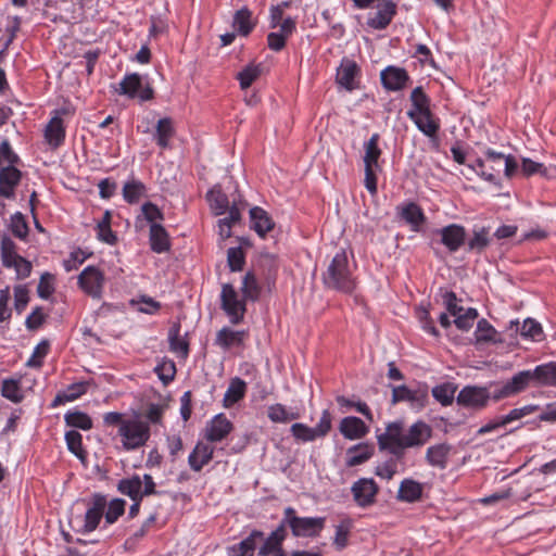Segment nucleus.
Masks as SVG:
<instances>
[{"label":"nucleus","mask_w":556,"mask_h":556,"mask_svg":"<svg viewBox=\"0 0 556 556\" xmlns=\"http://www.w3.org/2000/svg\"><path fill=\"white\" fill-rule=\"evenodd\" d=\"M356 265L349 260L344 250H340L330 261L323 273V282L326 288L350 294L356 288Z\"/></svg>","instance_id":"1"},{"label":"nucleus","mask_w":556,"mask_h":556,"mask_svg":"<svg viewBox=\"0 0 556 556\" xmlns=\"http://www.w3.org/2000/svg\"><path fill=\"white\" fill-rule=\"evenodd\" d=\"M106 508V497L102 494H93L91 500L86 502V511L84 515L73 516L70 520L73 529L81 534H88L94 531Z\"/></svg>","instance_id":"2"},{"label":"nucleus","mask_w":556,"mask_h":556,"mask_svg":"<svg viewBox=\"0 0 556 556\" xmlns=\"http://www.w3.org/2000/svg\"><path fill=\"white\" fill-rule=\"evenodd\" d=\"M74 115L72 106H60L51 111L50 118L43 128L46 143L53 150L60 148L66 137V127Z\"/></svg>","instance_id":"3"},{"label":"nucleus","mask_w":556,"mask_h":556,"mask_svg":"<svg viewBox=\"0 0 556 556\" xmlns=\"http://www.w3.org/2000/svg\"><path fill=\"white\" fill-rule=\"evenodd\" d=\"M504 153L488 149L483 157L476 159L467 168L483 180L501 187V173L503 169Z\"/></svg>","instance_id":"4"},{"label":"nucleus","mask_w":556,"mask_h":556,"mask_svg":"<svg viewBox=\"0 0 556 556\" xmlns=\"http://www.w3.org/2000/svg\"><path fill=\"white\" fill-rule=\"evenodd\" d=\"M326 517H298L293 507L283 511V526H288L296 538L318 536L325 528Z\"/></svg>","instance_id":"5"},{"label":"nucleus","mask_w":556,"mask_h":556,"mask_svg":"<svg viewBox=\"0 0 556 556\" xmlns=\"http://www.w3.org/2000/svg\"><path fill=\"white\" fill-rule=\"evenodd\" d=\"M122 445L125 451H135L150 439V426L139 418H127L118 429Z\"/></svg>","instance_id":"6"},{"label":"nucleus","mask_w":556,"mask_h":556,"mask_svg":"<svg viewBox=\"0 0 556 556\" xmlns=\"http://www.w3.org/2000/svg\"><path fill=\"white\" fill-rule=\"evenodd\" d=\"M118 94L125 96L129 100H139L141 102L151 101L154 90L147 75L138 73L126 74L115 88Z\"/></svg>","instance_id":"7"},{"label":"nucleus","mask_w":556,"mask_h":556,"mask_svg":"<svg viewBox=\"0 0 556 556\" xmlns=\"http://www.w3.org/2000/svg\"><path fill=\"white\" fill-rule=\"evenodd\" d=\"M153 477L144 473L142 477L134 473L130 477L123 478L117 483V490L131 501H142L144 496L156 494Z\"/></svg>","instance_id":"8"},{"label":"nucleus","mask_w":556,"mask_h":556,"mask_svg":"<svg viewBox=\"0 0 556 556\" xmlns=\"http://www.w3.org/2000/svg\"><path fill=\"white\" fill-rule=\"evenodd\" d=\"M405 442V431L401 421H394L387 426L386 431L377 435V443L381 451H388L395 457L403 456L407 445Z\"/></svg>","instance_id":"9"},{"label":"nucleus","mask_w":556,"mask_h":556,"mask_svg":"<svg viewBox=\"0 0 556 556\" xmlns=\"http://www.w3.org/2000/svg\"><path fill=\"white\" fill-rule=\"evenodd\" d=\"M331 414L328 409L323 410L316 427H308L302 422H295L291 426L290 432L298 442H313L318 438H324L331 430Z\"/></svg>","instance_id":"10"},{"label":"nucleus","mask_w":556,"mask_h":556,"mask_svg":"<svg viewBox=\"0 0 556 556\" xmlns=\"http://www.w3.org/2000/svg\"><path fill=\"white\" fill-rule=\"evenodd\" d=\"M220 306L233 325L240 324L247 312L245 299L240 298L231 283H224L220 292Z\"/></svg>","instance_id":"11"},{"label":"nucleus","mask_w":556,"mask_h":556,"mask_svg":"<svg viewBox=\"0 0 556 556\" xmlns=\"http://www.w3.org/2000/svg\"><path fill=\"white\" fill-rule=\"evenodd\" d=\"M380 488L372 478H359L351 485V494L357 507L366 509L377 503Z\"/></svg>","instance_id":"12"},{"label":"nucleus","mask_w":556,"mask_h":556,"mask_svg":"<svg viewBox=\"0 0 556 556\" xmlns=\"http://www.w3.org/2000/svg\"><path fill=\"white\" fill-rule=\"evenodd\" d=\"M77 283L87 295L94 300H100L103 295L105 277L100 268L87 266L78 275Z\"/></svg>","instance_id":"13"},{"label":"nucleus","mask_w":556,"mask_h":556,"mask_svg":"<svg viewBox=\"0 0 556 556\" xmlns=\"http://www.w3.org/2000/svg\"><path fill=\"white\" fill-rule=\"evenodd\" d=\"M407 116L429 138H434L440 130V118L431 112L430 106H410Z\"/></svg>","instance_id":"14"},{"label":"nucleus","mask_w":556,"mask_h":556,"mask_svg":"<svg viewBox=\"0 0 556 556\" xmlns=\"http://www.w3.org/2000/svg\"><path fill=\"white\" fill-rule=\"evenodd\" d=\"M490 400L491 394L489 388L480 386H466L456 396L458 405L476 410L485 408Z\"/></svg>","instance_id":"15"},{"label":"nucleus","mask_w":556,"mask_h":556,"mask_svg":"<svg viewBox=\"0 0 556 556\" xmlns=\"http://www.w3.org/2000/svg\"><path fill=\"white\" fill-rule=\"evenodd\" d=\"M399 402H408L413 409L420 410L428 402V389L426 386L415 390L406 386L393 387L392 403Z\"/></svg>","instance_id":"16"},{"label":"nucleus","mask_w":556,"mask_h":556,"mask_svg":"<svg viewBox=\"0 0 556 556\" xmlns=\"http://www.w3.org/2000/svg\"><path fill=\"white\" fill-rule=\"evenodd\" d=\"M380 81L388 91H400L412 84L407 71L395 65H389L381 71Z\"/></svg>","instance_id":"17"},{"label":"nucleus","mask_w":556,"mask_h":556,"mask_svg":"<svg viewBox=\"0 0 556 556\" xmlns=\"http://www.w3.org/2000/svg\"><path fill=\"white\" fill-rule=\"evenodd\" d=\"M397 7L392 0H378L377 12L367 18V26L376 29H386L396 15Z\"/></svg>","instance_id":"18"},{"label":"nucleus","mask_w":556,"mask_h":556,"mask_svg":"<svg viewBox=\"0 0 556 556\" xmlns=\"http://www.w3.org/2000/svg\"><path fill=\"white\" fill-rule=\"evenodd\" d=\"M437 233L450 253L457 252L465 244L467 238L465 227L458 224H450L437 230Z\"/></svg>","instance_id":"19"},{"label":"nucleus","mask_w":556,"mask_h":556,"mask_svg":"<svg viewBox=\"0 0 556 556\" xmlns=\"http://www.w3.org/2000/svg\"><path fill=\"white\" fill-rule=\"evenodd\" d=\"M361 68L354 60L343 58L337 70V83L346 90L358 87Z\"/></svg>","instance_id":"20"},{"label":"nucleus","mask_w":556,"mask_h":556,"mask_svg":"<svg viewBox=\"0 0 556 556\" xmlns=\"http://www.w3.org/2000/svg\"><path fill=\"white\" fill-rule=\"evenodd\" d=\"M22 172L16 167L7 166L0 170V198L14 200L16 198V188L22 180Z\"/></svg>","instance_id":"21"},{"label":"nucleus","mask_w":556,"mask_h":556,"mask_svg":"<svg viewBox=\"0 0 556 556\" xmlns=\"http://www.w3.org/2000/svg\"><path fill=\"white\" fill-rule=\"evenodd\" d=\"M232 422L223 414L215 415L205 426L204 438L208 442H220L232 431Z\"/></svg>","instance_id":"22"},{"label":"nucleus","mask_w":556,"mask_h":556,"mask_svg":"<svg viewBox=\"0 0 556 556\" xmlns=\"http://www.w3.org/2000/svg\"><path fill=\"white\" fill-rule=\"evenodd\" d=\"M248 337V330H233L229 327H223L216 333L215 345L224 351H228L232 348L242 346Z\"/></svg>","instance_id":"23"},{"label":"nucleus","mask_w":556,"mask_h":556,"mask_svg":"<svg viewBox=\"0 0 556 556\" xmlns=\"http://www.w3.org/2000/svg\"><path fill=\"white\" fill-rule=\"evenodd\" d=\"M492 242L490 227L473 226L470 237L466 240V250L469 253L481 254Z\"/></svg>","instance_id":"24"},{"label":"nucleus","mask_w":556,"mask_h":556,"mask_svg":"<svg viewBox=\"0 0 556 556\" xmlns=\"http://www.w3.org/2000/svg\"><path fill=\"white\" fill-rule=\"evenodd\" d=\"M431 435V427L425 421L418 420L405 431L404 445H407V448L422 446Z\"/></svg>","instance_id":"25"},{"label":"nucleus","mask_w":556,"mask_h":556,"mask_svg":"<svg viewBox=\"0 0 556 556\" xmlns=\"http://www.w3.org/2000/svg\"><path fill=\"white\" fill-rule=\"evenodd\" d=\"M397 214L410 226L413 231H419L426 220L422 210L415 202H408L397 206Z\"/></svg>","instance_id":"26"},{"label":"nucleus","mask_w":556,"mask_h":556,"mask_svg":"<svg viewBox=\"0 0 556 556\" xmlns=\"http://www.w3.org/2000/svg\"><path fill=\"white\" fill-rule=\"evenodd\" d=\"M215 448L203 442H198L193 451L189 454L188 464L190 468L199 472L205 465H207L214 455Z\"/></svg>","instance_id":"27"},{"label":"nucleus","mask_w":556,"mask_h":556,"mask_svg":"<svg viewBox=\"0 0 556 556\" xmlns=\"http://www.w3.org/2000/svg\"><path fill=\"white\" fill-rule=\"evenodd\" d=\"M150 249L157 254L170 250L172 243L167 230L162 225H151L149 230Z\"/></svg>","instance_id":"28"},{"label":"nucleus","mask_w":556,"mask_h":556,"mask_svg":"<svg viewBox=\"0 0 556 556\" xmlns=\"http://www.w3.org/2000/svg\"><path fill=\"white\" fill-rule=\"evenodd\" d=\"M339 429L342 435L349 440L361 439L368 432V427L365 422L355 416L344 417L340 422Z\"/></svg>","instance_id":"29"},{"label":"nucleus","mask_w":556,"mask_h":556,"mask_svg":"<svg viewBox=\"0 0 556 556\" xmlns=\"http://www.w3.org/2000/svg\"><path fill=\"white\" fill-rule=\"evenodd\" d=\"M250 220L251 228L261 238H264L275 226L268 213L260 206H254L250 210Z\"/></svg>","instance_id":"30"},{"label":"nucleus","mask_w":556,"mask_h":556,"mask_svg":"<svg viewBox=\"0 0 556 556\" xmlns=\"http://www.w3.org/2000/svg\"><path fill=\"white\" fill-rule=\"evenodd\" d=\"M263 539V532L253 530L244 540L227 548L228 556H253L257 541Z\"/></svg>","instance_id":"31"},{"label":"nucleus","mask_w":556,"mask_h":556,"mask_svg":"<svg viewBox=\"0 0 556 556\" xmlns=\"http://www.w3.org/2000/svg\"><path fill=\"white\" fill-rule=\"evenodd\" d=\"M450 453L451 445L446 443L434 444L427 448L426 460L431 467L445 469Z\"/></svg>","instance_id":"32"},{"label":"nucleus","mask_w":556,"mask_h":556,"mask_svg":"<svg viewBox=\"0 0 556 556\" xmlns=\"http://www.w3.org/2000/svg\"><path fill=\"white\" fill-rule=\"evenodd\" d=\"M534 386L556 387V362H548L531 369Z\"/></svg>","instance_id":"33"},{"label":"nucleus","mask_w":556,"mask_h":556,"mask_svg":"<svg viewBox=\"0 0 556 556\" xmlns=\"http://www.w3.org/2000/svg\"><path fill=\"white\" fill-rule=\"evenodd\" d=\"M374 446L367 443L353 445L346 451L345 464L348 467H355L369 460L374 455Z\"/></svg>","instance_id":"34"},{"label":"nucleus","mask_w":556,"mask_h":556,"mask_svg":"<svg viewBox=\"0 0 556 556\" xmlns=\"http://www.w3.org/2000/svg\"><path fill=\"white\" fill-rule=\"evenodd\" d=\"M422 484L414 479H404L397 491V500L405 503H415L422 495Z\"/></svg>","instance_id":"35"},{"label":"nucleus","mask_w":556,"mask_h":556,"mask_svg":"<svg viewBox=\"0 0 556 556\" xmlns=\"http://www.w3.org/2000/svg\"><path fill=\"white\" fill-rule=\"evenodd\" d=\"M164 219L162 211L152 202H146L141 205V213L136 217L135 227L137 229L143 228V222L151 225H162Z\"/></svg>","instance_id":"36"},{"label":"nucleus","mask_w":556,"mask_h":556,"mask_svg":"<svg viewBox=\"0 0 556 556\" xmlns=\"http://www.w3.org/2000/svg\"><path fill=\"white\" fill-rule=\"evenodd\" d=\"M247 392V383L239 377L232 378L224 394L223 405L226 408L232 407L236 403L242 400Z\"/></svg>","instance_id":"37"},{"label":"nucleus","mask_w":556,"mask_h":556,"mask_svg":"<svg viewBox=\"0 0 556 556\" xmlns=\"http://www.w3.org/2000/svg\"><path fill=\"white\" fill-rule=\"evenodd\" d=\"M89 382L78 381L70 384L64 391L56 394L52 402V406H58L67 402H73L87 393Z\"/></svg>","instance_id":"38"},{"label":"nucleus","mask_w":556,"mask_h":556,"mask_svg":"<svg viewBox=\"0 0 556 556\" xmlns=\"http://www.w3.org/2000/svg\"><path fill=\"white\" fill-rule=\"evenodd\" d=\"M509 329H515L516 332H520V336L525 339L532 341H540L542 339V327L534 319L527 318L523 320L521 327H519L518 320H511Z\"/></svg>","instance_id":"39"},{"label":"nucleus","mask_w":556,"mask_h":556,"mask_svg":"<svg viewBox=\"0 0 556 556\" xmlns=\"http://www.w3.org/2000/svg\"><path fill=\"white\" fill-rule=\"evenodd\" d=\"M169 350L181 358L189 354V343L180 336V325L175 324L168 331Z\"/></svg>","instance_id":"40"},{"label":"nucleus","mask_w":556,"mask_h":556,"mask_svg":"<svg viewBox=\"0 0 556 556\" xmlns=\"http://www.w3.org/2000/svg\"><path fill=\"white\" fill-rule=\"evenodd\" d=\"M232 26L241 36H248L253 30L255 24L252 23V12L243 7L238 10L232 18Z\"/></svg>","instance_id":"41"},{"label":"nucleus","mask_w":556,"mask_h":556,"mask_svg":"<svg viewBox=\"0 0 556 556\" xmlns=\"http://www.w3.org/2000/svg\"><path fill=\"white\" fill-rule=\"evenodd\" d=\"M175 135L173 121L169 117L159 119L155 129V140L162 149L169 147V140Z\"/></svg>","instance_id":"42"},{"label":"nucleus","mask_w":556,"mask_h":556,"mask_svg":"<svg viewBox=\"0 0 556 556\" xmlns=\"http://www.w3.org/2000/svg\"><path fill=\"white\" fill-rule=\"evenodd\" d=\"M379 134H372L368 141L364 143V164L365 166L379 167L378 160L381 156V149L378 147Z\"/></svg>","instance_id":"43"},{"label":"nucleus","mask_w":556,"mask_h":556,"mask_svg":"<svg viewBox=\"0 0 556 556\" xmlns=\"http://www.w3.org/2000/svg\"><path fill=\"white\" fill-rule=\"evenodd\" d=\"M514 395L526 390L530 384H533V376L531 369L521 370L514 375L509 380L505 382Z\"/></svg>","instance_id":"44"},{"label":"nucleus","mask_w":556,"mask_h":556,"mask_svg":"<svg viewBox=\"0 0 556 556\" xmlns=\"http://www.w3.org/2000/svg\"><path fill=\"white\" fill-rule=\"evenodd\" d=\"M285 538L286 529L281 522L280 526L265 540L264 544L260 548V556H269L271 552L281 547V543Z\"/></svg>","instance_id":"45"},{"label":"nucleus","mask_w":556,"mask_h":556,"mask_svg":"<svg viewBox=\"0 0 556 556\" xmlns=\"http://www.w3.org/2000/svg\"><path fill=\"white\" fill-rule=\"evenodd\" d=\"M267 417L273 422L287 424L291 420H295L300 417L298 413L290 412L287 407L280 403L268 406Z\"/></svg>","instance_id":"46"},{"label":"nucleus","mask_w":556,"mask_h":556,"mask_svg":"<svg viewBox=\"0 0 556 556\" xmlns=\"http://www.w3.org/2000/svg\"><path fill=\"white\" fill-rule=\"evenodd\" d=\"M457 386L452 382H444L435 386L432 389V396L443 406H448L453 403Z\"/></svg>","instance_id":"47"},{"label":"nucleus","mask_w":556,"mask_h":556,"mask_svg":"<svg viewBox=\"0 0 556 556\" xmlns=\"http://www.w3.org/2000/svg\"><path fill=\"white\" fill-rule=\"evenodd\" d=\"M146 192L147 188L144 184L136 179L125 182L123 187L124 200L129 204L139 202V200L146 195Z\"/></svg>","instance_id":"48"},{"label":"nucleus","mask_w":556,"mask_h":556,"mask_svg":"<svg viewBox=\"0 0 556 556\" xmlns=\"http://www.w3.org/2000/svg\"><path fill=\"white\" fill-rule=\"evenodd\" d=\"M1 395L13 403H21L24 399L20 379H4L1 386Z\"/></svg>","instance_id":"49"},{"label":"nucleus","mask_w":556,"mask_h":556,"mask_svg":"<svg viewBox=\"0 0 556 556\" xmlns=\"http://www.w3.org/2000/svg\"><path fill=\"white\" fill-rule=\"evenodd\" d=\"M241 292L245 300L256 301L261 293V288L254 274L247 273L242 280Z\"/></svg>","instance_id":"50"},{"label":"nucleus","mask_w":556,"mask_h":556,"mask_svg":"<svg viewBox=\"0 0 556 556\" xmlns=\"http://www.w3.org/2000/svg\"><path fill=\"white\" fill-rule=\"evenodd\" d=\"M64 420L66 425L72 428H78L81 430H89L92 428L91 418L86 413L83 412H67L64 415Z\"/></svg>","instance_id":"51"},{"label":"nucleus","mask_w":556,"mask_h":556,"mask_svg":"<svg viewBox=\"0 0 556 556\" xmlns=\"http://www.w3.org/2000/svg\"><path fill=\"white\" fill-rule=\"evenodd\" d=\"M262 73L261 64H249L237 74V79L242 89L249 88L254 80H256Z\"/></svg>","instance_id":"52"},{"label":"nucleus","mask_w":556,"mask_h":556,"mask_svg":"<svg viewBox=\"0 0 556 556\" xmlns=\"http://www.w3.org/2000/svg\"><path fill=\"white\" fill-rule=\"evenodd\" d=\"M353 527V521L350 518L342 519L336 526V533L333 544L338 549H342L348 545V539Z\"/></svg>","instance_id":"53"},{"label":"nucleus","mask_w":556,"mask_h":556,"mask_svg":"<svg viewBox=\"0 0 556 556\" xmlns=\"http://www.w3.org/2000/svg\"><path fill=\"white\" fill-rule=\"evenodd\" d=\"M496 334L495 328L484 318L478 320L477 328L475 330L476 343H488L494 341Z\"/></svg>","instance_id":"54"},{"label":"nucleus","mask_w":556,"mask_h":556,"mask_svg":"<svg viewBox=\"0 0 556 556\" xmlns=\"http://www.w3.org/2000/svg\"><path fill=\"white\" fill-rule=\"evenodd\" d=\"M125 505L126 502L123 498H114L109 504L106 503V508L103 515L105 523L113 525L125 513Z\"/></svg>","instance_id":"55"},{"label":"nucleus","mask_w":556,"mask_h":556,"mask_svg":"<svg viewBox=\"0 0 556 556\" xmlns=\"http://www.w3.org/2000/svg\"><path fill=\"white\" fill-rule=\"evenodd\" d=\"M2 265L7 268H11V264H14V260L20 256L15 252V243L9 237H2L0 243Z\"/></svg>","instance_id":"56"},{"label":"nucleus","mask_w":556,"mask_h":556,"mask_svg":"<svg viewBox=\"0 0 556 556\" xmlns=\"http://www.w3.org/2000/svg\"><path fill=\"white\" fill-rule=\"evenodd\" d=\"M159 379L166 386L175 378L176 366L170 359H162L154 368Z\"/></svg>","instance_id":"57"},{"label":"nucleus","mask_w":556,"mask_h":556,"mask_svg":"<svg viewBox=\"0 0 556 556\" xmlns=\"http://www.w3.org/2000/svg\"><path fill=\"white\" fill-rule=\"evenodd\" d=\"M478 318V311L473 307H468L466 311L454 317V325L462 331H468L475 320Z\"/></svg>","instance_id":"58"},{"label":"nucleus","mask_w":556,"mask_h":556,"mask_svg":"<svg viewBox=\"0 0 556 556\" xmlns=\"http://www.w3.org/2000/svg\"><path fill=\"white\" fill-rule=\"evenodd\" d=\"M211 207L215 211L216 215H222L228 207V199L225 193L219 190H211L207 193Z\"/></svg>","instance_id":"59"},{"label":"nucleus","mask_w":556,"mask_h":556,"mask_svg":"<svg viewBox=\"0 0 556 556\" xmlns=\"http://www.w3.org/2000/svg\"><path fill=\"white\" fill-rule=\"evenodd\" d=\"M54 290V276L50 273H43L37 287L38 296L48 300Z\"/></svg>","instance_id":"60"},{"label":"nucleus","mask_w":556,"mask_h":556,"mask_svg":"<svg viewBox=\"0 0 556 556\" xmlns=\"http://www.w3.org/2000/svg\"><path fill=\"white\" fill-rule=\"evenodd\" d=\"M227 262L231 271L242 270L244 265V253L240 247L229 248L227 251Z\"/></svg>","instance_id":"61"},{"label":"nucleus","mask_w":556,"mask_h":556,"mask_svg":"<svg viewBox=\"0 0 556 556\" xmlns=\"http://www.w3.org/2000/svg\"><path fill=\"white\" fill-rule=\"evenodd\" d=\"M521 172L527 177L534 174H540L543 177H549L548 169L542 163L532 161L528 157L522 159Z\"/></svg>","instance_id":"62"},{"label":"nucleus","mask_w":556,"mask_h":556,"mask_svg":"<svg viewBox=\"0 0 556 556\" xmlns=\"http://www.w3.org/2000/svg\"><path fill=\"white\" fill-rule=\"evenodd\" d=\"M10 227L12 233L20 239H25L28 235L27 223L24 215L20 212H16L11 216Z\"/></svg>","instance_id":"63"},{"label":"nucleus","mask_w":556,"mask_h":556,"mask_svg":"<svg viewBox=\"0 0 556 556\" xmlns=\"http://www.w3.org/2000/svg\"><path fill=\"white\" fill-rule=\"evenodd\" d=\"M397 471V464L394 459H388L375 467V475L383 480L390 481Z\"/></svg>","instance_id":"64"}]
</instances>
